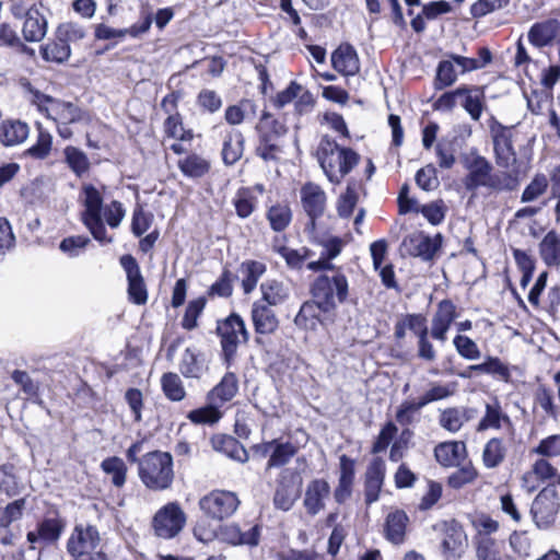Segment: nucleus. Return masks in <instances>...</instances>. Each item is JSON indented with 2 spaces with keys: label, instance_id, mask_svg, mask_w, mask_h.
Masks as SVG:
<instances>
[{
  "label": "nucleus",
  "instance_id": "obj_1",
  "mask_svg": "<svg viewBox=\"0 0 560 560\" xmlns=\"http://www.w3.org/2000/svg\"><path fill=\"white\" fill-rule=\"evenodd\" d=\"M467 171L463 185L469 192L476 194L480 188L489 191H512L518 186L515 174L494 172L493 165L482 155L471 152L462 160Z\"/></svg>",
  "mask_w": 560,
  "mask_h": 560
},
{
  "label": "nucleus",
  "instance_id": "obj_2",
  "mask_svg": "<svg viewBox=\"0 0 560 560\" xmlns=\"http://www.w3.org/2000/svg\"><path fill=\"white\" fill-rule=\"evenodd\" d=\"M316 156L325 175L332 184H339L358 165L360 156L350 148L339 145L329 136H323Z\"/></svg>",
  "mask_w": 560,
  "mask_h": 560
},
{
  "label": "nucleus",
  "instance_id": "obj_3",
  "mask_svg": "<svg viewBox=\"0 0 560 560\" xmlns=\"http://www.w3.org/2000/svg\"><path fill=\"white\" fill-rule=\"evenodd\" d=\"M139 477L150 490L170 488L174 479L172 455L161 451L145 454L139 462Z\"/></svg>",
  "mask_w": 560,
  "mask_h": 560
},
{
  "label": "nucleus",
  "instance_id": "obj_4",
  "mask_svg": "<svg viewBox=\"0 0 560 560\" xmlns=\"http://www.w3.org/2000/svg\"><path fill=\"white\" fill-rule=\"evenodd\" d=\"M104 189L105 186H102V189H100L92 184H84L82 186L81 196L84 210L81 214V220L94 240L101 244H109L113 242V237L107 236L102 215Z\"/></svg>",
  "mask_w": 560,
  "mask_h": 560
},
{
  "label": "nucleus",
  "instance_id": "obj_5",
  "mask_svg": "<svg viewBox=\"0 0 560 560\" xmlns=\"http://www.w3.org/2000/svg\"><path fill=\"white\" fill-rule=\"evenodd\" d=\"M312 298L317 299L324 307V313H334L338 304L347 301L349 283L347 277L341 272L332 276L320 275L311 285Z\"/></svg>",
  "mask_w": 560,
  "mask_h": 560
},
{
  "label": "nucleus",
  "instance_id": "obj_6",
  "mask_svg": "<svg viewBox=\"0 0 560 560\" xmlns=\"http://www.w3.org/2000/svg\"><path fill=\"white\" fill-rule=\"evenodd\" d=\"M217 332L220 337L222 348V360L226 369H230L235 361L238 345L247 342L248 331L243 318L232 313L224 320L218 322Z\"/></svg>",
  "mask_w": 560,
  "mask_h": 560
},
{
  "label": "nucleus",
  "instance_id": "obj_7",
  "mask_svg": "<svg viewBox=\"0 0 560 560\" xmlns=\"http://www.w3.org/2000/svg\"><path fill=\"white\" fill-rule=\"evenodd\" d=\"M187 517L179 503L168 502L156 511L152 518L154 535L161 539H173L185 527Z\"/></svg>",
  "mask_w": 560,
  "mask_h": 560
},
{
  "label": "nucleus",
  "instance_id": "obj_8",
  "mask_svg": "<svg viewBox=\"0 0 560 560\" xmlns=\"http://www.w3.org/2000/svg\"><path fill=\"white\" fill-rule=\"evenodd\" d=\"M560 508L559 493L555 482L548 483L536 495L532 503L530 514L534 523L540 529L550 527Z\"/></svg>",
  "mask_w": 560,
  "mask_h": 560
},
{
  "label": "nucleus",
  "instance_id": "obj_9",
  "mask_svg": "<svg viewBox=\"0 0 560 560\" xmlns=\"http://www.w3.org/2000/svg\"><path fill=\"white\" fill-rule=\"evenodd\" d=\"M240 504L237 494L228 490H212L199 500L200 510L215 521H223L234 515Z\"/></svg>",
  "mask_w": 560,
  "mask_h": 560
},
{
  "label": "nucleus",
  "instance_id": "obj_10",
  "mask_svg": "<svg viewBox=\"0 0 560 560\" xmlns=\"http://www.w3.org/2000/svg\"><path fill=\"white\" fill-rule=\"evenodd\" d=\"M491 137L497 165L505 168V172L514 174L517 160L512 142V130L509 127L497 124L491 127Z\"/></svg>",
  "mask_w": 560,
  "mask_h": 560
},
{
  "label": "nucleus",
  "instance_id": "obj_11",
  "mask_svg": "<svg viewBox=\"0 0 560 560\" xmlns=\"http://www.w3.org/2000/svg\"><path fill=\"white\" fill-rule=\"evenodd\" d=\"M442 533L441 551L445 560H458L467 546V536L455 521H445L438 525Z\"/></svg>",
  "mask_w": 560,
  "mask_h": 560
},
{
  "label": "nucleus",
  "instance_id": "obj_12",
  "mask_svg": "<svg viewBox=\"0 0 560 560\" xmlns=\"http://www.w3.org/2000/svg\"><path fill=\"white\" fill-rule=\"evenodd\" d=\"M100 540V533L95 526L78 524L67 541V551L72 557L79 558L94 551Z\"/></svg>",
  "mask_w": 560,
  "mask_h": 560
},
{
  "label": "nucleus",
  "instance_id": "obj_13",
  "mask_svg": "<svg viewBox=\"0 0 560 560\" xmlns=\"http://www.w3.org/2000/svg\"><path fill=\"white\" fill-rule=\"evenodd\" d=\"M442 246V235L439 233L431 237L423 232H418L406 236L402 241V247L412 257H419L423 261H430Z\"/></svg>",
  "mask_w": 560,
  "mask_h": 560
},
{
  "label": "nucleus",
  "instance_id": "obj_14",
  "mask_svg": "<svg viewBox=\"0 0 560 560\" xmlns=\"http://www.w3.org/2000/svg\"><path fill=\"white\" fill-rule=\"evenodd\" d=\"M119 261L127 275L129 300L137 305L145 304L148 291L136 258L131 255H124Z\"/></svg>",
  "mask_w": 560,
  "mask_h": 560
},
{
  "label": "nucleus",
  "instance_id": "obj_15",
  "mask_svg": "<svg viewBox=\"0 0 560 560\" xmlns=\"http://www.w3.org/2000/svg\"><path fill=\"white\" fill-rule=\"evenodd\" d=\"M66 527V522L59 517H45L36 526L35 530L26 534V539L30 542V549H37V544L54 545L56 544Z\"/></svg>",
  "mask_w": 560,
  "mask_h": 560
},
{
  "label": "nucleus",
  "instance_id": "obj_16",
  "mask_svg": "<svg viewBox=\"0 0 560 560\" xmlns=\"http://www.w3.org/2000/svg\"><path fill=\"white\" fill-rule=\"evenodd\" d=\"M301 201L304 211L310 218V221L306 223V230L313 232L316 228V219L324 214L326 194L318 185L307 183L301 188Z\"/></svg>",
  "mask_w": 560,
  "mask_h": 560
},
{
  "label": "nucleus",
  "instance_id": "obj_17",
  "mask_svg": "<svg viewBox=\"0 0 560 560\" xmlns=\"http://www.w3.org/2000/svg\"><path fill=\"white\" fill-rule=\"evenodd\" d=\"M386 475V463L382 457H374L364 474V500L368 505L380 499Z\"/></svg>",
  "mask_w": 560,
  "mask_h": 560
},
{
  "label": "nucleus",
  "instance_id": "obj_18",
  "mask_svg": "<svg viewBox=\"0 0 560 560\" xmlns=\"http://www.w3.org/2000/svg\"><path fill=\"white\" fill-rule=\"evenodd\" d=\"M488 429H505L511 439H513L515 434L514 424L511 418L503 412L498 399H494L493 402L486 404L485 415L477 427L478 431H485Z\"/></svg>",
  "mask_w": 560,
  "mask_h": 560
},
{
  "label": "nucleus",
  "instance_id": "obj_19",
  "mask_svg": "<svg viewBox=\"0 0 560 560\" xmlns=\"http://www.w3.org/2000/svg\"><path fill=\"white\" fill-rule=\"evenodd\" d=\"M456 317V306L454 303L451 300H442L438 304V310L432 318V338L444 342L446 340V332Z\"/></svg>",
  "mask_w": 560,
  "mask_h": 560
},
{
  "label": "nucleus",
  "instance_id": "obj_20",
  "mask_svg": "<svg viewBox=\"0 0 560 560\" xmlns=\"http://www.w3.org/2000/svg\"><path fill=\"white\" fill-rule=\"evenodd\" d=\"M250 315L255 332L258 335H270L279 326V320L272 306L266 305L261 301L253 303Z\"/></svg>",
  "mask_w": 560,
  "mask_h": 560
},
{
  "label": "nucleus",
  "instance_id": "obj_21",
  "mask_svg": "<svg viewBox=\"0 0 560 560\" xmlns=\"http://www.w3.org/2000/svg\"><path fill=\"white\" fill-rule=\"evenodd\" d=\"M458 103L472 120L478 121L485 108L483 89L477 85H460Z\"/></svg>",
  "mask_w": 560,
  "mask_h": 560
},
{
  "label": "nucleus",
  "instance_id": "obj_22",
  "mask_svg": "<svg viewBox=\"0 0 560 560\" xmlns=\"http://www.w3.org/2000/svg\"><path fill=\"white\" fill-rule=\"evenodd\" d=\"M339 462L340 476L338 486L334 491V498L339 504H341L352 494V486L355 476V462L345 454L340 456Z\"/></svg>",
  "mask_w": 560,
  "mask_h": 560
},
{
  "label": "nucleus",
  "instance_id": "obj_23",
  "mask_svg": "<svg viewBox=\"0 0 560 560\" xmlns=\"http://www.w3.org/2000/svg\"><path fill=\"white\" fill-rule=\"evenodd\" d=\"M331 65L343 75H354L360 70L358 54L350 44H342L332 52Z\"/></svg>",
  "mask_w": 560,
  "mask_h": 560
},
{
  "label": "nucleus",
  "instance_id": "obj_24",
  "mask_svg": "<svg viewBox=\"0 0 560 560\" xmlns=\"http://www.w3.org/2000/svg\"><path fill=\"white\" fill-rule=\"evenodd\" d=\"M330 494V486L324 479L311 481L306 488L304 506L308 514L316 515L325 508V500Z\"/></svg>",
  "mask_w": 560,
  "mask_h": 560
},
{
  "label": "nucleus",
  "instance_id": "obj_25",
  "mask_svg": "<svg viewBox=\"0 0 560 560\" xmlns=\"http://www.w3.org/2000/svg\"><path fill=\"white\" fill-rule=\"evenodd\" d=\"M559 30L560 23L556 19L537 22L530 26L527 38L533 46L542 48L551 45L557 37Z\"/></svg>",
  "mask_w": 560,
  "mask_h": 560
},
{
  "label": "nucleus",
  "instance_id": "obj_26",
  "mask_svg": "<svg viewBox=\"0 0 560 560\" xmlns=\"http://www.w3.org/2000/svg\"><path fill=\"white\" fill-rule=\"evenodd\" d=\"M467 455L464 442H443L435 446L434 456L439 464L444 467H457L465 460Z\"/></svg>",
  "mask_w": 560,
  "mask_h": 560
},
{
  "label": "nucleus",
  "instance_id": "obj_27",
  "mask_svg": "<svg viewBox=\"0 0 560 560\" xmlns=\"http://www.w3.org/2000/svg\"><path fill=\"white\" fill-rule=\"evenodd\" d=\"M238 392V380L233 372H226L219 384H217L209 393L208 400L212 405L223 406L231 401Z\"/></svg>",
  "mask_w": 560,
  "mask_h": 560
},
{
  "label": "nucleus",
  "instance_id": "obj_28",
  "mask_svg": "<svg viewBox=\"0 0 560 560\" xmlns=\"http://www.w3.org/2000/svg\"><path fill=\"white\" fill-rule=\"evenodd\" d=\"M23 37L26 42H40L47 33V21L36 8H31L25 14L22 27Z\"/></svg>",
  "mask_w": 560,
  "mask_h": 560
},
{
  "label": "nucleus",
  "instance_id": "obj_29",
  "mask_svg": "<svg viewBox=\"0 0 560 560\" xmlns=\"http://www.w3.org/2000/svg\"><path fill=\"white\" fill-rule=\"evenodd\" d=\"M261 302L269 306H278L285 303L290 298V290L278 279H266L259 287Z\"/></svg>",
  "mask_w": 560,
  "mask_h": 560
},
{
  "label": "nucleus",
  "instance_id": "obj_30",
  "mask_svg": "<svg viewBox=\"0 0 560 560\" xmlns=\"http://www.w3.org/2000/svg\"><path fill=\"white\" fill-rule=\"evenodd\" d=\"M245 139L237 129L226 131L222 143V160L225 165L235 164L243 155Z\"/></svg>",
  "mask_w": 560,
  "mask_h": 560
},
{
  "label": "nucleus",
  "instance_id": "obj_31",
  "mask_svg": "<svg viewBox=\"0 0 560 560\" xmlns=\"http://www.w3.org/2000/svg\"><path fill=\"white\" fill-rule=\"evenodd\" d=\"M178 369L186 378H200L208 366L202 354L191 348H186L182 354Z\"/></svg>",
  "mask_w": 560,
  "mask_h": 560
},
{
  "label": "nucleus",
  "instance_id": "obj_32",
  "mask_svg": "<svg viewBox=\"0 0 560 560\" xmlns=\"http://www.w3.org/2000/svg\"><path fill=\"white\" fill-rule=\"evenodd\" d=\"M28 133V125L21 120H4L0 125V142L4 147H14L24 142Z\"/></svg>",
  "mask_w": 560,
  "mask_h": 560
},
{
  "label": "nucleus",
  "instance_id": "obj_33",
  "mask_svg": "<svg viewBox=\"0 0 560 560\" xmlns=\"http://www.w3.org/2000/svg\"><path fill=\"white\" fill-rule=\"evenodd\" d=\"M320 313H324V307L317 299L312 298L301 305L294 324L302 329L315 330L320 323Z\"/></svg>",
  "mask_w": 560,
  "mask_h": 560
},
{
  "label": "nucleus",
  "instance_id": "obj_34",
  "mask_svg": "<svg viewBox=\"0 0 560 560\" xmlns=\"http://www.w3.org/2000/svg\"><path fill=\"white\" fill-rule=\"evenodd\" d=\"M242 273V289L244 294H250L257 287L259 279L266 273L267 266L265 262L248 259L244 260L240 266Z\"/></svg>",
  "mask_w": 560,
  "mask_h": 560
},
{
  "label": "nucleus",
  "instance_id": "obj_35",
  "mask_svg": "<svg viewBox=\"0 0 560 560\" xmlns=\"http://www.w3.org/2000/svg\"><path fill=\"white\" fill-rule=\"evenodd\" d=\"M474 410L464 407H451L441 411L439 423L451 433L458 432L472 417Z\"/></svg>",
  "mask_w": 560,
  "mask_h": 560
},
{
  "label": "nucleus",
  "instance_id": "obj_36",
  "mask_svg": "<svg viewBox=\"0 0 560 560\" xmlns=\"http://www.w3.org/2000/svg\"><path fill=\"white\" fill-rule=\"evenodd\" d=\"M271 444L273 448L267 462V469L287 465L299 452V446L290 441L273 439Z\"/></svg>",
  "mask_w": 560,
  "mask_h": 560
},
{
  "label": "nucleus",
  "instance_id": "obj_37",
  "mask_svg": "<svg viewBox=\"0 0 560 560\" xmlns=\"http://www.w3.org/2000/svg\"><path fill=\"white\" fill-rule=\"evenodd\" d=\"M212 445L217 451L224 453L236 462L245 463L248 460L246 448L233 436L217 435L212 439Z\"/></svg>",
  "mask_w": 560,
  "mask_h": 560
},
{
  "label": "nucleus",
  "instance_id": "obj_38",
  "mask_svg": "<svg viewBox=\"0 0 560 560\" xmlns=\"http://www.w3.org/2000/svg\"><path fill=\"white\" fill-rule=\"evenodd\" d=\"M539 253L548 267H558L560 265V235L555 231H549L539 244Z\"/></svg>",
  "mask_w": 560,
  "mask_h": 560
},
{
  "label": "nucleus",
  "instance_id": "obj_39",
  "mask_svg": "<svg viewBox=\"0 0 560 560\" xmlns=\"http://www.w3.org/2000/svg\"><path fill=\"white\" fill-rule=\"evenodd\" d=\"M408 516L404 511H395L387 515L385 533L388 540L400 544L404 540Z\"/></svg>",
  "mask_w": 560,
  "mask_h": 560
},
{
  "label": "nucleus",
  "instance_id": "obj_40",
  "mask_svg": "<svg viewBox=\"0 0 560 560\" xmlns=\"http://www.w3.org/2000/svg\"><path fill=\"white\" fill-rule=\"evenodd\" d=\"M257 114V105L252 100H243L238 105H230L226 107L224 118L229 125H241L245 119L255 117Z\"/></svg>",
  "mask_w": 560,
  "mask_h": 560
},
{
  "label": "nucleus",
  "instance_id": "obj_41",
  "mask_svg": "<svg viewBox=\"0 0 560 560\" xmlns=\"http://www.w3.org/2000/svg\"><path fill=\"white\" fill-rule=\"evenodd\" d=\"M178 168L186 177L199 178L209 172L210 163L205 158L191 153L178 161Z\"/></svg>",
  "mask_w": 560,
  "mask_h": 560
},
{
  "label": "nucleus",
  "instance_id": "obj_42",
  "mask_svg": "<svg viewBox=\"0 0 560 560\" xmlns=\"http://www.w3.org/2000/svg\"><path fill=\"white\" fill-rule=\"evenodd\" d=\"M506 456V447L502 439H490L482 451V462L487 468H495L503 463Z\"/></svg>",
  "mask_w": 560,
  "mask_h": 560
},
{
  "label": "nucleus",
  "instance_id": "obj_43",
  "mask_svg": "<svg viewBox=\"0 0 560 560\" xmlns=\"http://www.w3.org/2000/svg\"><path fill=\"white\" fill-rule=\"evenodd\" d=\"M161 387L165 397L171 401H182L186 397L184 383L180 376L174 372L162 375Z\"/></svg>",
  "mask_w": 560,
  "mask_h": 560
},
{
  "label": "nucleus",
  "instance_id": "obj_44",
  "mask_svg": "<svg viewBox=\"0 0 560 560\" xmlns=\"http://www.w3.org/2000/svg\"><path fill=\"white\" fill-rule=\"evenodd\" d=\"M14 469L12 464L0 465V492L9 498L16 497L24 490V486L19 481Z\"/></svg>",
  "mask_w": 560,
  "mask_h": 560
},
{
  "label": "nucleus",
  "instance_id": "obj_45",
  "mask_svg": "<svg viewBox=\"0 0 560 560\" xmlns=\"http://www.w3.org/2000/svg\"><path fill=\"white\" fill-rule=\"evenodd\" d=\"M259 131L258 145L256 147V154L264 161H272L277 159L280 152V147L277 143V138L270 132H265L264 127H257Z\"/></svg>",
  "mask_w": 560,
  "mask_h": 560
},
{
  "label": "nucleus",
  "instance_id": "obj_46",
  "mask_svg": "<svg viewBox=\"0 0 560 560\" xmlns=\"http://www.w3.org/2000/svg\"><path fill=\"white\" fill-rule=\"evenodd\" d=\"M101 468L106 475L112 476V483L115 487L121 488L125 485L127 466L121 458L117 456L107 457L101 463Z\"/></svg>",
  "mask_w": 560,
  "mask_h": 560
},
{
  "label": "nucleus",
  "instance_id": "obj_47",
  "mask_svg": "<svg viewBox=\"0 0 560 560\" xmlns=\"http://www.w3.org/2000/svg\"><path fill=\"white\" fill-rule=\"evenodd\" d=\"M503 541L489 536H480L477 545L478 560H502Z\"/></svg>",
  "mask_w": 560,
  "mask_h": 560
},
{
  "label": "nucleus",
  "instance_id": "obj_48",
  "mask_svg": "<svg viewBox=\"0 0 560 560\" xmlns=\"http://www.w3.org/2000/svg\"><path fill=\"white\" fill-rule=\"evenodd\" d=\"M63 154L66 163L77 176L80 177L89 171L90 161L82 150L68 145L65 148Z\"/></svg>",
  "mask_w": 560,
  "mask_h": 560
},
{
  "label": "nucleus",
  "instance_id": "obj_49",
  "mask_svg": "<svg viewBox=\"0 0 560 560\" xmlns=\"http://www.w3.org/2000/svg\"><path fill=\"white\" fill-rule=\"evenodd\" d=\"M52 145V137L51 135L43 129L42 127H38V135L36 142L30 147L27 150L24 151L25 156H31L35 160H44L46 159L50 151Z\"/></svg>",
  "mask_w": 560,
  "mask_h": 560
},
{
  "label": "nucleus",
  "instance_id": "obj_50",
  "mask_svg": "<svg viewBox=\"0 0 560 560\" xmlns=\"http://www.w3.org/2000/svg\"><path fill=\"white\" fill-rule=\"evenodd\" d=\"M71 49L63 39L56 36V40L42 47V56L47 61L61 63L70 57Z\"/></svg>",
  "mask_w": 560,
  "mask_h": 560
},
{
  "label": "nucleus",
  "instance_id": "obj_51",
  "mask_svg": "<svg viewBox=\"0 0 560 560\" xmlns=\"http://www.w3.org/2000/svg\"><path fill=\"white\" fill-rule=\"evenodd\" d=\"M478 472L470 462L460 464L459 468L453 471L447 478V485L452 489L458 490L464 486L474 482Z\"/></svg>",
  "mask_w": 560,
  "mask_h": 560
},
{
  "label": "nucleus",
  "instance_id": "obj_52",
  "mask_svg": "<svg viewBox=\"0 0 560 560\" xmlns=\"http://www.w3.org/2000/svg\"><path fill=\"white\" fill-rule=\"evenodd\" d=\"M267 218L271 229L276 232H281L290 224L292 212L288 205H276L268 210Z\"/></svg>",
  "mask_w": 560,
  "mask_h": 560
},
{
  "label": "nucleus",
  "instance_id": "obj_53",
  "mask_svg": "<svg viewBox=\"0 0 560 560\" xmlns=\"http://www.w3.org/2000/svg\"><path fill=\"white\" fill-rule=\"evenodd\" d=\"M415 211L421 213L430 224L439 225L445 219L447 207L443 200H435L417 207Z\"/></svg>",
  "mask_w": 560,
  "mask_h": 560
},
{
  "label": "nucleus",
  "instance_id": "obj_54",
  "mask_svg": "<svg viewBox=\"0 0 560 560\" xmlns=\"http://www.w3.org/2000/svg\"><path fill=\"white\" fill-rule=\"evenodd\" d=\"M454 392V384L431 383L430 388L418 399V405L425 407L431 402L448 398Z\"/></svg>",
  "mask_w": 560,
  "mask_h": 560
},
{
  "label": "nucleus",
  "instance_id": "obj_55",
  "mask_svg": "<svg viewBox=\"0 0 560 560\" xmlns=\"http://www.w3.org/2000/svg\"><path fill=\"white\" fill-rule=\"evenodd\" d=\"M457 80V73L454 68L453 60H442L436 68L434 80L435 90H444L453 85Z\"/></svg>",
  "mask_w": 560,
  "mask_h": 560
},
{
  "label": "nucleus",
  "instance_id": "obj_56",
  "mask_svg": "<svg viewBox=\"0 0 560 560\" xmlns=\"http://www.w3.org/2000/svg\"><path fill=\"white\" fill-rule=\"evenodd\" d=\"M233 205L236 210V214L242 218H248L255 210L256 198L248 188H241L237 190Z\"/></svg>",
  "mask_w": 560,
  "mask_h": 560
},
{
  "label": "nucleus",
  "instance_id": "obj_57",
  "mask_svg": "<svg viewBox=\"0 0 560 560\" xmlns=\"http://www.w3.org/2000/svg\"><path fill=\"white\" fill-rule=\"evenodd\" d=\"M276 252L285 260L287 265L292 269H301L304 261L310 258L312 252L306 247L299 249L279 246Z\"/></svg>",
  "mask_w": 560,
  "mask_h": 560
},
{
  "label": "nucleus",
  "instance_id": "obj_58",
  "mask_svg": "<svg viewBox=\"0 0 560 560\" xmlns=\"http://www.w3.org/2000/svg\"><path fill=\"white\" fill-rule=\"evenodd\" d=\"M25 509L26 498H20L8 503L0 515V527L9 528L13 522L21 520Z\"/></svg>",
  "mask_w": 560,
  "mask_h": 560
},
{
  "label": "nucleus",
  "instance_id": "obj_59",
  "mask_svg": "<svg viewBox=\"0 0 560 560\" xmlns=\"http://www.w3.org/2000/svg\"><path fill=\"white\" fill-rule=\"evenodd\" d=\"M90 238L84 235H73L63 238L59 244V249L70 258L79 257L90 244Z\"/></svg>",
  "mask_w": 560,
  "mask_h": 560
},
{
  "label": "nucleus",
  "instance_id": "obj_60",
  "mask_svg": "<svg viewBox=\"0 0 560 560\" xmlns=\"http://www.w3.org/2000/svg\"><path fill=\"white\" fill-rule=\"evenodd\" d=\"M218 405H212L210 402L209 406L198 408L188 412L187 418L196 424H212L215 423L221 413L218 410Z\"/></svg>",
  "mask_w": 560,
  "mask_h": 560
},
{
  "label": "nucleus",
  "instance_id": "obj_61",
  "mask_svg": "<svg viewBox=\"0 0 560 560\" xmlns=\"http://www.w3.org/2000/svg\"><path fill=\"white\" fill-rule=\"evenodd\" d=\"M152 221L153 214L145 212L141 205H137L132 212L131 232L140 237L150 229Z\"/></svg>",
  "mask_w": 560,
  "mask_h": 560
},
{
  "label": "nucleus",
  "instance_id": "obj_62",
  "mask_svg": "<svg viewBox=\"0 0 560 560\" xmlns=\"http://www.w3.org/2000/svg\"><path fill=\"white\" fill-rule=\"evenodd\" d=\"M262 526L258 523L240 524L238 546L257 547L260 541Z\"/></svg>",
  "mask_w": 560,
  "mask_h": 560
},
{
  "label": "nucleus",
  "instance_id": "obj_63",
  "mask_svg": "<svg viewBox=\"0 0 560 560\" xmlns=\"http://www.w3.org/2000/svg\"><path fill=\"white\" fill-rule=\"evenodd\" d=\"M12 381L20 386L21 392L27 398H34L38 396L39 385L35 382L27 372L21 370H14L11 374Z\"/></svg>",
  "mask_w": 560,
  "mask_h": 560
},
{
  "label": "nucleus",
  "instance_id": "obj_64",
  "mask_svg": "<svg viewBox=\"0 0 560 560\" xmlns=\"http://www.w3.org/2000/svg\"><path fill=\"white\" fill-rule=\"evenodd\" d=\"M532 453L544 457L560 456V434H552L542 439L539 444L532 450Z\"/></svg>",
  "mask_w": 560,
  "mask_h": 560
}]
</instances>
